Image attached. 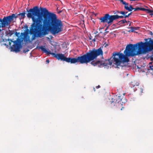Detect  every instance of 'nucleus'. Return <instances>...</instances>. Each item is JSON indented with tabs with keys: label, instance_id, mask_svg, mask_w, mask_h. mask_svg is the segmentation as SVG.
<instances>
[{
	"label": "nucleus",
	"instance_id": "1",
	"mask_svg": "<svg viewBox=\"0 0 153 153\" xmlns=\"http://www.w3.org/2000/svg\"><path fill=\"white\" fill-rule=\"evenodd\" d=\"M27 16L31 18L33 23L30 26V33L33 34L32 40L35 37H42L48 34L50 31L53 35L61 32L63 25L62 22L56 15L48 11L45 8L34 7L28 10Z\"/></svg>",
	"mask_w": 153,
	"mask_h": 153
},
{
	"label": "nucleus",
	"instance_id": "2",
	"mask_svg": "<svg viewBox=\"0 0 153 153\" xmlns=\"http://www.w3.org/2000/svg\"><path fill=\"white\" fill-rule=\"evenodd\" d=\"M103 51L101 47L97 49H94L90 50L85 54L81 56H79L77 58H67L62 53L54 54V57L58 60L65 61L71 63H75L79 62L81 64L91 62V64L94 66H98V67H104L108 65H111L112 63L117 66L120 65V53L114 52L110 59H105L103 60H97L96 61H93L96 59L97 57L99 56L102 57Z\"/></svg>",
	"mask_w": 153,
	"mask_h": 153
},
{
	"label": "nucleus",
	"instance_id": "3",
	"mask_svg": "<svg viewBox=\"0 0 153 153\" xmlns=\"http://www.w3.org/2000/svg\"><path fill=\"white\" fill-rule=\"evenodd\" d=\"M117 19V15H110L108 13L105 14L104 16L99 18L100 23H107L109 25H111L114 20Z\"/></svg>",
	"mask_w": 153,
	"mask_h": 153
},
{
	"label": "nucleus",
	"instance_id": "4",
	"mask_svg": "<svg viewBox=\"0 0 153 153\" xmlns=\"http://www.w3.org/2000/svg\"><path fill=\"white\" fill-rule=\"evenodd\" d=\"M29 33L30 30L28 29H26L24 32L21 33L20 36L22 40V41L24 40L25 42L30 41V36L29 35Z\"/></svg>",
	"mask_w": 153,
	"mask_h": 153
},
{
	"label": "nucleus",
	"instance_id": "5",
	"mask_svg": "<svg viewBox=\"0 0 153 153\" xmlns=\"http://www.w3.org/2000/svg\"><path fill=\"white\" fill-rule=\"evenodd\" d=\"M123 98V96L120 95V94H117L115 96H114L112 98V100L111 101V104L115 105L117 103H120L121 104V100Z\"/></svg>",
	"mask_w": 153,
	"mask_h": 153
},
{
	"label": "nucleus",
	"instance_id": "6",
	"mask_svg": "<svg viewBox=\"0 0 153 153\" xmlns=\"http://www.w3.org/2000/svg\"><path fill=\"white\" fill-rule=\"evenodd\" d=\"M26 13V12L25 10L22 13H20L19 14L16 15L15 14H12L11 15L9 16H6V17H11V20L9 22L10 23L13 20V19L15 18L16 19L17 17H19L20 19H24L25 17V14Z\"/></svg>",
	"mask_w": 153,
	"mask_h": 153
},
{
	"label": "nucleus",
	"instance_id": "7",
	"mask_svg": "<svg viewBox=\"0 0 153 153\" xmlns=\"http://www.w3.org/2000/svg\"><path fill=\"white\" fill-rule=\"evenodd\" d=\"M13 42L14 44L12 47H11L12 50L16 52H19L22 47L21 44L16 41H13Z\"/></svg>",
	"mask_w": 153,
	"mask_h": 153
},
{
	"label": "nucleus",
	"instance_id": "8",
	"mask_svg": "<svg viewBox=\"0 0 153 153\" xmlns=\"http://www.w3.org/2000/svg\"><path fill=\"white\" fill-rule=\"evenodd\" d=\"M39 48L44 53H46V54H47L48 55L51 54L52 55V56L54 57V55L53 54H55V53H51L50 51H48L45 48L44 46H39Z\"/></svg>",
	"mask_w": 153,
	"mask_h": 153
},
{
	"label": "nucleus",
	"instance_id": "9",
	"mask_svg": "<svg viewBox=\"0 0 153 153\" xmlns=\"http://www.w3.org/2000/svg\"><path fill=\"white\" fill-rule=\"evenodd\" d=\"M124 8L126 10H128L129 11H131L134 9V8L132 7L131 5H130L129 7L127 6V5H125Z\"/></svg>",
	"mask_w": 153,
	"mask_h": 153
},
{
	"label": "nucleus",
	"instance_id": "10",
	"mask_svg": "<svg viewBox=\"0 0 153 153\" xmlns=\"http://www.w3.org/2000/svg\"><path fill=\"white\" fill-rule=\"evenodd\" d=\"M117 19H119L120 18H128V16H127V15H124L123 16H119L118 15H117Z\"/></svg>",
	"mask_w": 153,
	"mask_h": 153
},
{
	"label": "nucleus",
	"instance_id": "11",
	"mask_svg": "<svg viewBox=\"0 0 153 153\" xmlns=\"http://www.w3.org/2000/svg\"><path fill=\"white\" fill-rule=\"evenodd\" d=\"M127 101V99L125 98V97H124L123 96V98L121 100V103H125Z\"/></svg>",
	"mask_w": 153,
	"mask_h": 153
},
{
	"label": "nucleus",
	"instance_id": "12",
	"mask_svg": "<svg viewBox=\"0 0 153 153\" xmlns=\"http://www.w3.org/2000/svg\"><path fill=\"white\" fill-rule=\"evenodd\" d=\"M149 65L150 69H149L148 70H151L153 71V62H150Z\"/></svg>",
	"mask_w": 153,
	"mask_h": 153
},
{
	"label": "nucleus",
	"instance_id": "13",
	"mask_svg": "<svg viewBox=\"0 0 153 153\" xmlns=\"http://www.w3.org/2000/svg\"><path fill=\"white\" fill-rule=\"evenodd\" d=\"M130 28H131V30L128 31V32H133L134 30H136V29H135V27H130Z\"/></svg>",
	"mask_w": 153,
	"mask_h": 153
},
{
	"label": "nucleus",
	"instance_id": "14",
	"mask_svg": "<svg viewBox=\"0 0 153 153\" xmlns=\"http://www.w3.org/2000/svg\"><path fill=\"white\" fill-rule=\"evenodd\" d=\"M14 31L9 30V32L8 34L10 36H11L14 33Z\"/></svg>",
	"mask_w": 153,
	"mask_h": 153
},
{
	"label": "nucleus",
	"instance_id": "15",
	"mask_svg": "<svg viewBox=\"0 0 153 153\" xmlns=\"http://www.w3.org/2000/svg\"><path fill=\"white\" fill-rule=\"evenodd\" d=\"M121 24H124L125 23H127V22L126 19H124L122 20H121L119 22Z\"/></svg>",
	"mask_w": 153,
	"mask_h": 153
},
{
	"label": "nucleus",
	"instance_id": "16",
	"mask_svg": "<svg viewBox=\"0 0 153 153\" xmlns=\"http://www.w3.org/2000/svg\"><path fill=\"white\" fill-rule=\"evenodd\" d=\"M133 9L134 10V11L140 10V7H137L135 8H134Z\"/></svg>",
	"mask_w": 153,
	"mask_h": 153
},
{
	"label": "nucleus",
	"instance_id": "17",
	"mask_svg": "<svg viewBox=\"0 0 153 153\" xmlns=\"http://www.w3.org/2000/svg\"><path fill=\"white\" fill-rule=\"evenodd\" d=\"M146 11L148 13H152V10L149 9H147Z\"/></svg>",
	"mask_w": 153,
	"mask_h": 153
},
{
	"label": "nucleus",
	"instance_id": "18",
	"mask_svg": "<svg viewBox=\"0 0 153 153\" xmlns=\"http://www.w3.org/2000/svg\"><path fill=\"white\" fill-rule=\"evenodd\" d=\"M114 14H117V13H120V11H119L118 10H116L114 11Z\"/></svg>",
	"mask_w": 153,
	"mask_h": 153
},
{
	"label": "nucleus",
	"instance_id": "19",
	"mask_svg": "<svg viewBox=\"0 0 153 153\" xmlns=\"http://www.w3.org/2000/svg\"><path fill=\"white\" fill-rule=\"evenodd\" d=\"M120 14L124 15H126V12L124 11H120Z\"/></svg>",
	"mask_w": 153,
	"mask_h": 153
},
{
	"label": "nucleus",
	"instance_id": "20",
	"mask_svg": "<svg viewBox=\"0 0 153 153\" xmlns=\"http://www.w3.org/2000/svg\"><path fill=\"white\" fill-rule=\"evenodd\" d=\"M8 41H9V45L10 46L11 44V42H13V41L11 40H10V39H8Z\"/></svg>",
	"mask_w": 153,
	"mask_h": 153
},
{
	"label": "nucleus",
	"instance_id": "21",
	"mask_svg": "<svg viewBox=\"0 0 153 153\" xmlns=\"http://www.w3.org/2000/svg\"><path fill=\"white\" fill-rule=\"evenodd\" d=\"M146 10H147V9H146L145 8L140 7V10L145 11H146Z\"/></svg>",
	"mask_w": 153,
	"mask_h": 153
},
{
	"label": "nucleus",
	"instance_id": "22",
	"mask_svg": "<svg viewBox=\"0 0 153 153\" xmlns=\"http://www.w3.org/2000/svg\"><path fill=\"white\" fill-rule=\"evenodd\" d=\"M149 58H150L151 61H153V55L150 56Z\"/></svg>",
	"mask_w": 153,
	"mask_h": 153
},
{
	"label": "nucleus",
	"instance_id": "23",
	"mask_svg": "<svg viewBox=\"0 0 153 153\" xmlns=\"http://www.w3.org/2000/svg\"><path fill=\"white\" fill-rule=\"evenodd\" d=\"M100 86L99 85H98L97 86H96V88H97V89H98V88H100Z\"/></svg>",
	"mask_w": 153,
	"mask_h": 153
},
{
	"label": "nucleus",
	"instance_id": "24",
	"mask_svg": "<svg viewBox=\"0 0 153 153\" xmlns=\"http://www.w3.org/2000/svg\"><path fill=\"white\" fill-rule=\"evenodd\" d=\"M49 61L48 59L46 60V63L48 64L49 63Z\"/></svg>",
	"mask_w": 153,
	"mask_h": 153
},
{
	"label": "nucleus",
	"instance_id": "25",
	"mask_svg": "<svg viewBox=\"0 0 153 153\" xmlns=\"http://www.w3.org/2000/svg\"><path fill=\"white\" fill-rule=\"evenodd\" d=\"M131 13H129V14H128L127 15V16H128V17H129V16L131 15Z\"/></svg>",
	"mask_w": 153,
	"mask_h": 153
},
{
	"label": "nucleus",
	"instance_id": "26",
	"mask_svg": "<svg viewBox=\"0 0 153 153\" xmlns=\"http://www.w3.org/2000/svg\"><path fill=\"white\" fill-rule=\"evenodd\" d=\"M18 34H19V33ZM15 34L16 36H18V33L17 32Z\"/></svg>",
	"mask_w": 153,
	"mask_h": 153
},
{
	"label": "nucleus",
	"instance_id": "27",
	"mask_svg": "<svg viewBox=\"0 0 153 153\" xmlns=\"http://www.w3.org/2000/svg\"><path fill=\"white\" fill-rule=\"evenodd\" d=\"M150 34L151 35H153V33L152 31H150Z\"/></svg>",
	"mask_w": 153,
	"mask_h": 153
},
{
	"label": "nucleus",
	"instance_id": "28",
	"mask_svg": "<svg viewBox=\"0 0 153 153\" xmlns=\"http://www.w3.org/2000/svg\"><path fill=\"white\" fill-rule=\"evenodd\" d=\"M29 51V50H27L26 51H24V52L25 53H26V52H28V51Z\"/></svg>",
	"mask_w": 153,
	"mask_h": 153
},
{
	"label": "nucleus",
	"instance_id": "29",
	"mask_svg": "<svg viewBox=\"0 0 153 153\" xmlns=\"http://www.w3.org/2000/svg\"><path fill=\"white\" fill-rule=\"evenodd\" d=\"M25 27L26 29H28V26L27 25H26Z\"/></svg>",
	"mask_w": 153,
	"mask_h": 153
},
{
	"label": "nucleus",
	"instance_id": "30",
	"mask_svg": "<svg viewBox=\"0 0 153 153\" xmlns=\"http://www.w3.org/2000/svg\"><path fill=\"white\" fill-rule=\"evenodd\" d=\"M151 15L153 16V10H152V13H151Z\"/></svg>",
	"mask_w": 153,
	"mask_h": 153
},
{
	"label": "nucleus",
	"instance_id": "31",
	"mask_svg": "<svg viewBox=\"0 0 153 153\" xmlns=\"http://www.w3.org/2000/svg\"><path fill=\"white\" fill-rule=\"evenodd\" d=\"M62 11L61 10H60V11H59V12H58V13H61L62 12Z\"/></svg>",
	"mask_w": 153,
	"mask_h": 153
},
{
	"label": "nucleus",
	"instance_id": "32",
	"mask_svg": "<svg viewBox=\"0 0 153 153\" xmlns=\"http://www.w3.org/2000/svg\"><path fill=\"white\" fill-rule=\"evenodd\" d=\"M94 91H95V89L94 88Z\"/></svg>",
	"mask_w": 153,
	"mask_h": 153
},
{
	"label": "nucleus",
	"instance_id": "33",
	"mask_svg": "<svg viewBox=\"0 0 153 153\" xmlns=\"http://www.w3.org/2000/svg\"><path fill=\"white\" fill-rule=\"evenodd\" d=\"M131 23H130V24H129V26H130L131 25Z\"/></svg>",
	"mask_w": 153,
	"mask_h": 153
},
{
	"label": "nucleus",
	"instance_id": "34",
	"mask_svg": "<svg viewBox=\"0 0 153 153\" xmlns=\"http://www.w3.org/2000/svg\"><path fill=\"white\" fill-rule=\"evenodd\" d=\"M93 40V41H95V39H94Z\"/></svg>",
	"mask_w": 153,
	"mask_h": 153
},
{
	"label": "nucleus",
	"instance_id": "35",
	"mask_svg": "<svg viewBox=\"0 0 153 153\" xmlns=\"http://www.w3.org/2000/svg\"><path fill=\"white\" fill-rule=\"evenodd\" d=\"M126 12V14H127V13H128V12Z\"/></svg>",
	"mask_w": 153,
	"mask_h": 153
},
{
	"label": "nucleus",
	"instance_id": "36",
	"mask_svg": "<svg viewBox=\"0 0 153 153\" xmlns=\"http://www.w3.org/2000/svg\"><path fill=\"white\" fill-rule=\"evenodd\" d=\"M125 94H123V95L124 96L125 95Z\"/></svg>",
	"mask_w": 153,
	"mask_h": 153
},
{
	"label": "nucleus",
	"instance_id": "37",
	"mask_svg": "<svg viewBox=\"0 0 153 153\" xmlns=\"http://www.w3.org/2000/svg\"><path fill=\"white\" fill-rule=\"evenodd\" d=\"M127 22H129V21H127Z\"/></svg>",
	"mask_w": 153,
	"mask_h": 153
}]
</instances>
